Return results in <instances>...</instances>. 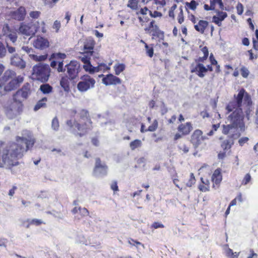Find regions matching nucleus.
Here are the masks:
<instances>
[{
	"label": "nucleus",
	"mask_w": 258,
	"mask_h": 258,
	"mask_svg": "<svg viewBox=\"0 0 258 258\" xmlns=\"http://www.w3.org/2000/svg\"><path fill=\"white\" fill-rule=\"evenodd\" d=\"M203 132L200 130H196L194 131L191 136V142L195 148H197L202 142L208 138L206 136H202Z\"/></svg>",
	"instance_id": "ddd939ff"
},
{
	"label": "nucleus",
	"mask_w": 258,
	"mask_h": 258,
	"mask_svg": "<svg viewBox=\"0 0 258 258\" xmlns=\"http://www.w3.org/2000/svg\"><path fill=\"white\" fill-rule=\"evenodd\" d=\"M168 112V109L164 102H162L161 107V113L162 115H164Z\"/></svg>",
	"instance_id": "6e6d98bb"
},
{
	"label": "nucleus",
	"mask_w": 258,
	"mask_h": 258,
	"mask_svg": "<svg viewBox=\"0 0 258 258\" xmlns=\"http://www.w3.org/2000/svg\"><path fill=\"white\" fill-rule=\"evenodd\" d=\"M248 141V138L247 137H243L239 140L238 143L240 146H242L243 144L247 142Z\"/></svg>",
	"instance_id": "e2e57ef3"
},
{
	"label": "nucleus",
	"mask_w": 258,
	"mask_h": 258,
	"mask_svg": "<svg viewBox=\"0 0 258 258\" xmlns=\"http://www.w3.org/2000/svg\"><path fill=\"white\" fill-rule=\"evenodd\" d=\"M89 113L87 110H82L80 112V116L81 117L84 119V120H86V122L85 123V127L84 128H86L87 131L88 128H90L91 126L92 121L91 119L88 118Z\"/></svg>",
	"instance_id": "5701e85b"
},
{
	"label": "nucleus",
	"mask_w": 258,
	"mask_h": 258,
	"mask_svg": "<svg viewBox=\"0 0 258 258\" xmlns=\"http://www.w3.org/2000/svg\"><path fill=\"white\" fill-rule=\"evenodd\" d=\"M180 12L178 16V22L179 24H181L184 21V17L183 14V11L181 8H180Z\"/></svg>",
	"instance_id": "3c124183"
},
{
	"label": "nucleus",
	"mask_w": 258,
	"mask_h": 258,
	"mask_svg": "<svg viewBox=\"0 0 258 258\" xmlns=\"http://www.w3.org/2000/svg\"><path fill=\"white\" fill-rule=\"evenodd\" d=\"M11 64L13 66L23 69L26 66V63L18 54L13 55L11 58Z\"/></svg>",
	"instance_id": "aec40b11"
},
{
	"label": "nucleus",
	"mask_w": 258,
	"mask_h": 258,
	"mask_svg": "<svg viewBox=\"0 0 258 258\" xmlns=\"http://www.w3.org/2000/svg\"><path fill=\"white\" fill-rule=\"evenodd\" d=\"M23 110V104L19 100L13 99V101L7 107L6 115L9 118H13L19 115Z\"/></svg>",
	"instance_id": "39448f33"
},
{
	"label": "nucleus",
	"mask_w": 258,
	"mask_h": 258,
	"mask_svg": "<svg viewBox=\"0 0 258 258\" xmlns=\"http://www.w3.org/2000/svg\"><path fill=\"white\" fill-rule=\"evenodd\" d=\"M45 24L44 21H41L40 22V28L39 29V31L42 32L43 33H45L46 32V29L45 26Z\"/></svg>",
	"instance_id": "680f3d73"
},
{
	"label": "nucleus",
	"mask_w": 258,
	"mask_h": 258,
	"mask_svg": "<svg viewBox=\"0 0 258 258\" xmlns=\"http://www.w3.org/2000/svg\"><path fill=\"white\" fill-rule=\"evenodd\" d=\"M30 24H31V27L35 28V29H36V33L37 31H39V29H40V28L41 26H40V22L36 21L33 23H31Z\"/></svg>",
	"instance_id": "09e8293b"
},
{
	"label": "nucleus",
	"mask_w": 258,
	"mask_h": 258,
	"mask_svg": "<svg viewBox=\"0 0 258 258\" xmlns=\"http://www.w3.org/2000/svg\"><path fill=\"white\" fill-rule=\"evenodd\" d=\"M57 66V71L58 72H64L65 71V69L63 68V61H56L55 60H53L50 63V66L54 68Z\"/></svg>",
	"instance_id": "393cba45"
},
{
	"label": "nucleus",
	"mask_w": 258,
	"mask_h": 258,
	"mask_svg": "<svg viewBox=\"0 0 258 258\" xmlns=\"http://www.w3.org/2000/svg\"><path fill=\"white\" fill-rule=\"evenodd\" d=\"M47 57V55H41L39 56H37L34 54L33 55H32V59L37 61H41L45 60Z\"/></svg>",
	"instance_id": "c9c22d12"
},
{
	"label": "nucleus",
	"mask_w": 258,
	"mask_h": 258,
	"mask_svg": "<svg viewBox=\"0 0 258 258\" xmlns=\"http://www.w3.org/2000/svg\"><path fill=\"white\" fill-rule=\"evenodd\" d=\"M250 179H251V176H250V174L249 173H247L245 175V176L242 181V184H244L245 185L247 184L250 181Z\"/></svg>",
	"instance_id": "4d7b16f0"
},
{
	"label": "nucleus",
	"mask_w": 258,
	"mask_h": 258,
	"mask_svg": "<svg viewBox=\"0 0 258 258\" xmlns=\"http://www.w3.org/2000/svg\"><path fill=\"white\" fill-rule=\"evenodd\" d=\"M59 122L58 119L56 117H54L51 122V127L54 131H57L59 128Z\"/></svg>",
	"instance_id": "4c0bfd02"
},
{
	"label": "nucleus",
	"mask_w": 258,
	"mask_h": 258,
	"mask_svg": "<svg viewBox=\"0 0 258 258\" xmlns=\"http://www.w3.org/2000/svg\"><path fill=\"white\" fill-rule=\"evenodd\" d=\"M149 13L151 17L153 18L161 17L162 16L161 13L159 12L158 11H154L153 13H152L151 11H150Z\"/></svg>",
	"instance_id": "864d4df0"
},
{
	"label": "nucleus",
	"mask_w": 258,
	"mask_h": 258,
	"mask_svg": "<svg viewBox=\"0 0 258 258\" xmlns=\"http://www.w3.org/2000/svg\"><path fill=\"white\" fill-rule=\"evenodd\" d=\"M67 69L68 77L71 80L77 78L80 70L79 63L75 60L71 61L69 64L65 66L64 69Z\"/></svg>",
	"instance_id": "423d86ee"
},
{
	"label": "nucleus",
	"mask_w": 258,
	"mask_h": 258,
	"mask_svg": "<svg viewBox=\"0 0 258 258\" xmlns=\"http://www.w3.org/2000/svg\"><path fill=\"white\" fill-rule=\"evenodd\" d=\"M60 85L66 92H68L70 91V83L67 77L61 78Z\"/></svg>",
	"instance_id": "a878e982"
},
{
	"label": "nucleus",
	"mask_w": 258,
	"mask_h": 258,
	"mask_svg": "<svg viewBox=\"0 0 258 258\" xmlns=\"http://www.w3.org/2000/svg\"><path fill=\"white\" fill-rule=\"evenodd\" d=\"M40 12L39 11H32L29 13V16L33 19H37L40 15Z\"/></svg>",
	"instance_id": "a18cd8bd"
},
{
	"label": "nucleus",
	"mask_w": 258,
	"mask_h": 258,
	"mask_svg": "<svg viewBox=\"0 0 258 258\" xmlns=\"http://www.w3.org/2000/svg\"><path fill=\"white\" fill-rule=\"evenodd\" d=\"M40 90L44 94H49L52 91V87L48 84H44L40 86Z\"/></svg>",
	"instance_id": "c85d7f7f"
},
{
	"label": "nucleus",
	"mask_w": 258,
	"mask_h": 258,
	"mask_svg": "<svg viewBox=\"0 0 258 258\" xmlns=\"http://www.w3.org/2000/svg\"><path fill=\"white\" fill-rule=\"evenodd\" d=\"M235 100L231 101L226 106L228 113L231 112L227 117L229 124L223 125L222 133L228 135V137L233 140L237 139L240 135L238 128L244 131L243 110L248 119L249 118V106L251 104L250 96L242 89L237 96L234 95Z\"/></svg>",
	"instance_id": "f257e3e1"
},
{
	"label": "nucleus",
	"mask_w": 258,
	"mask_h": 258,
	"mask_svg": "<svg viewBox=\"0 0 258 258\" xmlns=\"http://www.w3.org/2000/svg\"><path fill=\"white\" fill-rule=\"evenodd\" d=\"M196 179L194 173H191L190 175V178L188 181L186 183V186L188 187H191L195 183Z\"/></svg>",
	"instance_id": "a19ab883"
},
{
	"label": "nucleus",
	"mask_w": 258,
	"mask_h": 258,
	"mask_svg": "<svg viewBox=\"0 0 258 258\" xmlns=\"http://www.w3.org/2000/svg\"><path fill=\"white\" fill-rule=\"evenodd\" d=\"M53 28L56 30V32H58V30L60 27V23L57 20H56L53 25Z\"/></svg>",
	"instance_id": "bf43d9fd"
},
{
	"label": "nucleus",
	"mask_w": 258,
	"mask_h": 258,
	"mask_svg": "<svg viewBox=\"0 0 258 258\" xmlns=\"http://www.w3.org/2000/svg\"><path fill=\"white\" fill-rule=\"evenodd\" d=\"M102 82L106 86L115 85L121 84V81L119 78L112 74H109L103 78Z\"/></svg>",
	"instance_id": "dca6fc26"
},
{
	"label": "nucleus",
	"mask_w": 258,
	"mask_h": 258,
	"mask_svg": "<svg viewBox=\"0 0 258 258\" xmlns=\"http://www.w3.org/2000/svg\"><path fill=\"white\" fill-rule=\"evenodd\" d=\"M212 179L213 181L216 184H219L222 180V175L219 169L215 170L212 176Z\"/></svg>",
	"instance_id": "bb28decb"
},
{
	"label": "nucleus",
	"mask_w": 258,
	"mask_h": 258,
	"mask_svg": "<svg viewBox=\"0 0 258 258\" xmlns=\"http://www.w3.org/2000/svg\"><path fill=\"white\" fill-rule=\"evenodd\" d=\"M236 9L237 11V14L239 15H241L243 12V7L241 3H238L236 6Z\"/></svg>",
	"instance_id": "603ef678"
},
{
	"label": "nucleus",
	"mask_w": 258,
	"mask_h": 258,
	"mask_svg": "<svg viewBox=\"0 0 258 258\" xmlns=\"http://www.w3.org/2000/svg\"><path fill=\"white\" fill-rule=\"evenodd\" d=\"M18 33L26 36H31L36 33V29L31 27L30 23H22L18 29Z\"/></svg>",
	"instance_id": "4468645a"
},
{
	"label": "nucleus",
	"mask_w": 258,
	"mask_h": 258,
	"mask_svg": "<svg viewBox=\"0 0 258 258\" xmlns=\"http://www.w3.org/2000/svg\"><path fill=\"white\" fill-rule=\"evenodd\" d=\"M47 101V98L46 97L43 98L41 100L38 101L36 104L35 105L34 110L36 111L38 110L41 107H43L45 106L46 104L45 102Z\"/></svg>",
	"instance_id": "2f4dec72"
},
{
	"label": "nucleus",
	"mask_w": 258,
	"mask_h": 258,
	"mask_svg": "<svg viewBox=\"0 0 258 258\" xmlns=\"http://www.w3.org/2000/svg\"><path fill=\"white\" fill-rule=\"evenodd\" d=\"M17 33H18V29L11 28L7 24L4 25L2 29L3 35L8 37L13 43L17 41Z\"/></svg>",
	"instance_id": "9b49d317"
},
{
	"label": "nucleus",
	"mask_w": 258,
	"mask_h": 258,
	"mask_svg": "<svg viewBox=\"0 0 258 258\" xmlns=\"http://www.w3.org/2000/svg\"><path fill=\"white\" fill-rule=\"evenodd\" d=\"M158 122L157 120L155 119L152 124L150 125L148 129L146 130V131L154 132L156 130L158 127Z\"/></svg>",
	"instance_id": "e433bc0d"
},
{
	"label": "nucleus",
	"mask_w": 258,
	"mask_h": 258,
	"mask_svg": "<svg viewBox=\"0 0 258 258\" xmlns=\"http://www.w3.org/2000/svg\"><path fill=\"white\" fill-rule=\"evenodd\" d=\"M7 51L4 44L0 41V58L4 57Z\"/></svg>",
	"instance_id": "ea45409f"
},
{
	"label": "nucleus",
	"mask_w": 258,
	"mask_h": 258,
	"mask_svg": "<svg viewBox=\"0 0 258 258\" xmlns=\"http://www.w3.org/2000/svg\"><path fill=\"white\" fill-rule=\"evenodd\" d=\"M26 137H17L16 143H10L7 145L0 143V168L6 166L10 168L18 164L17 160L23 157L30 147H32L35 140L31 137V133L25 131Z\"/></svg>",
	"instance_id": "f03ea898"
},
{
	"label": "nucleus",
	"mask_w": 258,
	"mask_h": 258,
	"mask_svg": "<svg viewBox=\"0 0 258 258\" xmlns=\"http://www.w3.org/2000/svg\"><path fill=\"white\" fill-rule=\"evenodd\" d=\"M50 69L47 64L39 63L33 67L32 76L33 79L41 82H46L50 76Z\"/></svg>",
	"instance_id": "7ed1b4c3"
},
{
	"label": "nucleus",
	"mask_w": 258,
	"mask_h": 258,
	"mask_svg": "<svg viewBox=\"0 0 258 258\" xmlns=\"http://www.w3.org/2000/svg\"><path fill=\"white\" fill-rule=\"evenodd\" d=\"M42 223V221L40 220L34 219H32L30 222V223L31 224H34L36 225H39L41 224Z\"/></svg>",
	"instance_id": "0e129e2a"
},
{
	"label": "nucleus",
	"mask_w": 258,
	"mask_h": 258,
	"mask_svg": "<svg viewBox=\"0 0 258 258\" xmlns=\"http://www.w3.org/2000/svg\"><path fill=\"white\" fill-rule=\"evenodd\" d=\"M234 144V140L233 139H229L225 140L221 143V147L224 150H226L231 148V146Z\"/></svg>",
	"instance_id": "cd10ccee"
},
{
	"label": "nucleus",
	"mask_w": 258,
	"mask_h": 258,
	"mask_svg": "<svg viewBox=\"0 0 258 258\" xmlns=\"http://www.w3.org/2000/svg\"><path fill=\"white\" fill-rule=\"evenodd\" d=\"M33 46L36 49L44 50L48 48L49 43L46 38L42 37H37L33 42Z\"/></svg>",
	"instance_id": "2eb2a0df"
},
{
	"label": "nucleus",
	"mask_w": 258,
	"mask_h": 258,
	"mask_svg": "<svg viewBox=\"0 0 258 258\" xmlns=\"http://www.w3.org/2000/svg\"><path fill=\"white\" fill-rule=\"evenodd\" d=\"M142 145V142L141 140L136 139L131 142L130 144V147L132 150H135L138 148H140Z\"/></svg>",
	"instance_id": "7c9ffc66"
},
{
	"label": "nucleus",
	"mask_w": 258,
	"mask_h": 258,
	"mask_svg": "<svg viewBox=\"0 0 258 258\" xmlns=\"http://www.w3.org/2000/svg\"><path fill=\"white\" fill-rule=\"evenodd\" d=\"M241 75L244 78H247L249 75V71L247 68L245 67H243L241 68Z\"/></svg>",
	"instance_id": "c03bdc74"
},
{
	"label": "nucleus",
	"mask_w": 258,
	"mask_h": 258,
	"mask_svg": "<svg viewBox=\"0 0 258 258\" xmlns=\"http://www.w3.org/2000/svg\"><path fill=\"white\" fill-rule=\"evenodd\" d=\"M185 5L187 8L192 10H195L198 5V3L195 1L192 0L190 3H186Z\"/></svg>",
	"instance_id": "58836bf2"
},
{
	"label": "nucleus",
	"mask_w": 258,
	"mask_h": 258,
	"mask_svg": "<svg viewBox=\"0 0 258 258\" xmlns=\"http://www.w3.org/2000/svg\"><path fill=\"white\" fill-rule=\"evenodd\" d=\"M208 24L209 23L207 21L200 20L198 24L195 25L194 28L196 31L203 34Z\"/></svg>",
	"instance_id": "b1692460"
},
{
	"label": "nucleus",
	"mask_w": 258,
	"mask_h": 258,
	"mask_svg": "<svg viewBox=\"0 0 258 258\" xmlns=\"http://www.w3.org/2000/svg\"><path fill=\"white\" fill-rule=\"evenodd\" d=\"M101 69L99 64L97 67H93L92 70L91 71V74H93L95 72H99L101 71Z\"/></svg>",
	"instance_id": "774afa93"
},
{
	"label": "nucleus",
	"mask_w": 258,
	"mask_h": 258,
	"mask_svg": "<svg viewBox=\"0 0 258 258\" xmlns=\"http://www.w3.org/2000/svg\"><path fill=\"white\" fill-rule=\"evenodd\" d=\"M95 44L94 41L91 39L89 38L86 40L84 42V54H90L91 55H93L94 54H96L93 51V49L94 48Z\"/></svg>",
	"instance_id": "a211bd4d"
},
{
	"label": "nucleus",
	"mask_w": 258,
	"mask_h": 258,
	"mask_svg": "<svg viewBox=\"0 0 258 258\" xmlns=\"http://www.w3.org/2000/svg\"><path fill=\"white\" fill-rule=\"evenodd\" d=\"M216 12L218 15L217 17H219V19L222 21H223L227 16V14L225 12H220L219 11H217Z\"/></svg>",
	"instance_id": "49530a36"
},
{
	"label": "nucleus",
	"mask_w": 258,
	"mask_h": 258,
	"mask_svg": "<svg viewBox=\"0 0 258 258\" xmlns=\"http://www.w3.org/2000/svg\"><path fill=\"white\" fill-rule=\"evenodd\" d=\"M84 54L85 55H84L83 56H80V58L81 60H82V61L85 63V64L90 62V56L97 57V55H98V54H96V55L94 54L93 55H91L90 54Z\"/></svg>",
	"instance_id": "72a5a7b5"
},
{
	"label": "nucleus",
	"mask_w": 258,
	"mask_h": 258,
	"mask_svg": "<svg viewBox=\"0 0 258 258\" xmlns=\"http://www.w3.org/2000/svg\"><path fill=\"white\" fill-rule=\"evenodd\" d=\"M152 227H154L155 229H157L158 228H163L164 226L161 223L154 222L152 225Z\"/></svg>",
	"instance_id": "338daca9"
},
{
	"label": "nucleus",
	"mask_w": 258,
	"mask_h": 258,
	"mask_svg": "<svg viewBox=\"0 0 258 258\" xmlns=\"http://www.w3.org/2000/svg\"><path fill=\"white\" fill-rule=\"evenodd\" d=\"M17 77L15 72L13 71L10 70H7L4 73L2 78H0V84L9 82Z\"/></svg>",
	"instance_id": "412c9836"
},
{
	"label": "nucleus",
	"mask_w": 258,
	"mask_h": 258,
	"mask_svg": "<svg viewBox=\"0 0 258 258\" xmlns=\"http://www.w3.org/2000/svg\"><path fill=\"white\" fill-rule=\"evenodd\" d=\"M79 210L80 211L81 215L82 217H85L89 215V212L86 208L79 207Z\"/></svg>",
	"instance_id": "37998d69"
},
{
	"label": "nucleus",
	"mask_w": 258,
	"mask_h": 258,
	"mask_svg": "<svg viewBox=\"0 0 258 258\" xmlns=\"http://www.w3.org/2000/svg\"><path fill=\"white\" fill-rule=\"evenodd\" d=\"M96 81L89 75H84L80 78V81L77 84V89L81 93L85 92L93 88Z\"/></svg>",
	"instance_id": "20e7f679"
},
{
	"label": "nucleus",
	"mask_w": 258,
	"mask_h": 258,
	"mask_svg": "<svg viewBox=\"0 0 258 258\" xmlns=\"http://www.w3.org/2000/svg\"><path fill=\"white\" fill-rule=\"evenodd\" d=\"M26 10L23 7H20L16 11L11 13V17L18 21H23L25 17Z\"/></svg>",
	"instance_id": "f3484780"
},
{
	"label": "nucleus",
	"mask_w": 258,
	"mask_h": 258,
	"mask_svg": "<svg viewBox=\"0 0 258 258\" xmlns=\"http://www.w3.org/2000/svg\"><path fill=\"white\" fill-rule=\"evenodd\" d=\"M67 124L73 128V133L76 136L82 137L87 132L86 128H84L83 126L75 120H69L67 121Z\"/></svg>",
	"instance_id": "6e6552de"
},
{
	"label": "nucleus",
	"mask_w": 258,
	"mask_h": 258,
	"mask_svg": "<svg viewBox=\"0 0 258 258\" xmlns=\"http://www.w3.org/2000/svg\"><path fill=\"white\" fill-rule=\"evenodd\" d=\"M208 69L204 65L201 63H198L195 67L191 69V73H196L200 78H203L205 76V73H207Z\"/></svg>",
	"instance_id": "6ab92c4d"
},
{
	"label": "nucleus",
	"mask_w": 258,
	"mask_h": 258,
	"mask_svg": "<svg viewBox=\"0 0 258 258\" xmlns=\"http://www.w3.org/2000/svg\"><path fill=\"white\" fill-rule=\"evenodd\" d=\"M145 48L147 54L150 57H152L154 54V49L153 47H149V46L145 43Z\"/></svg>",
	"instance_id": "79ce46f5"
},
{
	"label": "nucleus",
	"mask_w": 258,
	"mask_h": 258,
	"mask_svg": "<svg viewBox=\"0 0 258 258\" xmlns=\"http://www.w3.org/2000/svg\"><path fill=\"white\" fill-rule=\"evenodd\" d=\"M107 167L102 163L99 158L96 159L95 166L94 169V174L96 176H102L107 174Z\"/></svg>",
	"instance_id": "f8f14e48"
},
{
	"label": "nucleus",
	"mask_w": 258,
	"mask_h": 258,
	"mask_svg": "<svg viewBox=\"0 0 258 258\" xmlns=\"http://www.w3.org/2000/svg\"><path fill=\"white\" fill-rule=\"evenodd\" d=\"M23 77L21 76H18L14 79H12L6 84L4 88L0 89V91L3 92V94L0 95H3L5 91L9 92L16 89L23 82Z\"/></svg>",
	"instance_id": "0eeeda50"
},
{
	"label": "nucleus",
	"mask_w": 258,
	"mask_h": 258,
	"mask_svg": "<svg viewBox=\"0 0 258 258\" xmlns=\"http://www.w3.org/2000/svg\"><path fill=\"white\" fill-rule=\"evenodd\" d=\"M93 67V66L91 64L90 62L83 66L84 70L90 74H91V71L92 70Z\"/></svg>",
	"instance_id": "8fccbe9b"
},
{
	"label": "nucleus",
	"mask_w": 258,
	"mask_h": 258,
	"mask_svg": "<svg viewBox=\"0 0 258 258\" xmlns=\"http://www.w3.org/2000/svg\"><path fill=\"white\" fill-rule=\"evenodd\" d=\"M53 57L55 58L64 59L66 57V55L64 53H57L53 54Z\"/></svg>",
	"instance_id": "5fc2aeb1"
},
{
	"label": "nucleus",
	"mask_w": 258,
	"mask_h": 258,
	"mask_svg": "<svg viewBox=\"0 0 258 258\" xmlns=\"http://www.w3.org/2000/svg\"><path fill=\"white\" fill-rule=\"evenodd\" d=\"M155 21H152L149 25V27L145 29V31L154 37L158 38L160 40H163L164 38V33L161 31L159 27L154 25Z\"/></svg>",
	"instance_id": "1a4fd4ad"
},
{
	"label": "nucleus",
	"mask_w": 258,
	"mask_h": 258,
	"mask_svg": "<svg viewBox=\"0 0 258 258\" xmlns=\"http://www.w3.org/2000/svg\"><path fill=\"white\" fill-rule=\"evenodd\" d=\"M138 2L137 0H128L127 7L133 10H137L138 8Z\"/></svg>",
	"instance_id": "f704fd0d"
},
{
	"label": "nucleus",
	"mask_w": 258,
	"mask_h": 258,
	"mask_svg": "<svg viewBox=\"0 0 258 258\" xmlns=\"http://www.w3.org/2000/svg\"><path fill=\"white\" fill-rule=\"evenodd\" d=\"M8 239L0 236V247L7 248Z\"/></svg>",
	"instance_id": "de8ad7c7"
},
{
	"label": "nucleus",
	"mask_w": 258,
	"mask_h": 258,
	"mask_svg": "<svg viewBox=\"0 0 258 258\" xmlns=\"http://www.w3.org/2000/svg\"><path fill=\"white\" fill-rule=\"evenodd\" d=\"M7 47L8 51L10 53H13L16 51L15 47L9 45L8 43H7Z\"/></svg>",
	"instance_id": "69168bd1"
},
{
	"label": "nucleus",
	"mask_w": 258,
	"mask_h": 258,
	"mask_svg": "<svg viewBox=\"0 0 258 258\" xmlns=\"http://www.w3.org/2000/svg\"><path fill=\"white\" fill-rule=\"evenodd\" d=\"M213 21L217 24L219 26H220L222 25L221 22L222 21L219 19V17H218L216 16H214L213 17Z\"/></svg>",
	"instance_id": "13d9d810"
},
{
	"label": "nucleus",
	"mask_w": 258,
	"mask_h": 258,
	"mask_svg": "<svg viewBox=\"0 0 258 258\" xmlns=\"http://www.w3.org/2000/svg\"><path fill=\"white\" fill-rule=\"evenodd\" d=\"M30 93V86L29 84L27 83L14 95V99L19 100L22 103V101L28 97Z\"/></svg>",
	"instance_id": "9d476101"
},
{
	"label": "nucleus",
	"mask_w": 258,
	"mask_h": 258,
	"mask_svg": "<svg viewBox=\"0 0 258 258\" xmlns=\"http://www.w3.org/2000/svg\"><path fill=\"white\" fill-rule=\"evenodd\" d=\"M125 68V66L123 63H116L114 66V69L116 75L118 76L122 72Z\"/></svg>",
	"instance_id": "c756f323"
},
{
	"label": "nucleus",
	"mask_w": 258,
	"mask_h": 258,
	"mask_svg": "<svg viewBox=\"0 0 258 258\" xmlns=\"http://www.w3.org/2000/svg\"><path fill=\"white\" fill-rule=\"evenodd\" d=\"M21 50L28 54L29 57L32 58V55H34V50L31 47L24 45L21 47Z\"/></svg>",
	"instance_id": "473e14b6"
},
{
	"label": "nucleus",
	"mask_w": 258,
	"mask_h": 258,
	"mask_svg": "<svg viewBox=\"0 0 258 258\" xmlns=\"http://www.w3.org/2000/svg\"><path fill=\"white\" fill-rule=\"evenodd\" d=\"M192 130V124L189 122H187L185 124H181L178 127V131L181 132L183 135L189 134Z\"/></svg>",
	"instance_id": "4be33fe9"
},
{
	"label": "nucleus",
	"mask_w": 258,
	"mask_h": 258,
	"mask_svg": "<svg viewBox=\"0 0 258 258\" xmlns=\"http://www.w3.org/2000/svg\"><path fill=\"white\" fill-rule=\"evenodd\" d=\"M202 50L204 55L203 56V58L206 59L208 57V55H209V51H208V48L206 46H205L203 48Z\"/></svg>",
	"instance_id": "052dcab7"
}]
</instances>
